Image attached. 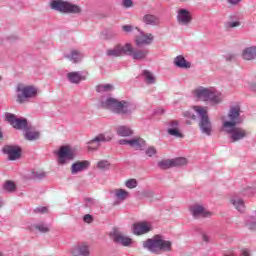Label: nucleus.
I'll return each instance as SVG.
<instances>
[{"label": "nucleus", "mask_w": 256, "mask_h": 256, "mask_svg": "<svg viewBox=\"0 0 256 256\" xmlns=\"http://www.w3.org/2000/svg\"><path fill=\"white\" fill-rule=\"evenodd\" d=\"M194 97L200 101L219 104L222 102V94L212 88L199 87L193 91Z\"/></svg>", "instance_id": "obj_3"}, {"label": "nucleus", "mask_w": 256, "mask_h": 256, "mask_svg": "<svg viewBox=\"0 0 256 256\" xmlns=\"http://www.w3.org/2000/svg\"><path fill=\"white\" fill-rule=\"evenodd\" d=\"M168 134L173 137L183 138V134H181L178 128H169Z\"/></svg>", "instance_id": "obj_35"}, {"label": "nucleus", "mask_w": 256, "mask_h": 256, "mask_svg": "<svg viewBox=\"0 0 256 256\" xmlns=\"http://www.w3.org/2000/svg\"><path fill=\"white\" fill-rule=\"evenodd\" d=\"M122 29L125 33H132L134 31V27L130 25H124Z\"/></svg>", "instance_id": "obj_42"}, {"label": "nucleus", "mask_w": 256, "mask_h": 256, "mask_svg": "<svg viewBox=\"0 0 256 256\" xmlns=\"http://www.w3.org/2000/svg\"><path fill=\"white\" fill-rule=\"evenodd\" d=\"M143 22L152 26L160 24L159 18L155 15H144Z\"/></svg>", "instance_id": "obj_25"}, {"label": "nucleus", "mask_w": 256, "mask_h": 256, "mask_svg": "<svg viewBox=\"0 0 256 256\" xmlns=\"http://www.w3.org/2000/svg\"><path fill=\"white\" fill-rule=\"evenodd\" d=\"M3 137L2 130L0 128V139Z\"/></svg>", "instance_id": "obj_52"}, {"label": "nucleus", "mask_w": 256, "mask_h": 256, "mask_svg": "<svg viewBox=\"0 0 256 256\" xmlns=\"http://www.w3.org/2000/svg\"><path fill=\"white\" fill-rule=\"evenodd\" d=\"M58 162L63 165L75 158V153L69 146H62L58 152Z\"/></svg>", "instance_id": "obj_11"}, {"label": "nucleus", "mask_w": 256, "mask_h": 256, "mask_svg": "<svg viewBox=\"0 0 256 256\" xmlns=\"http://www.w3.org/2000/svg\"><path fill=\"white\" fill-rule=\"evenodd\" d=\"M130 51H132L131 43H125V45L118 43L115 45V47L106 50V56L111 58H119L122 56H127V53Z\"/></svg>", "instance_id": "obj_8"}, {"label": "nucleus", "mask_w": 256, "mask_h": 256, "mask_svg": "<svg viewBox=\"0 0 256 256\" xmlns=\"http://www.w3.org/2000/svg\"><path fill=\"white\" fill-rule=\"evenodd\" d=\"M202 241H204L205 243H209V236H207L206 234H202Z\"/></svg>", "instance_id": "obj_48"}, {"label": "nucleus", "mask_w": 256, "mask_h": 256, "mask_svg": "<svg viewBox=\"0 0 256 256\" xmlns=\"http://www.w3.org/2000/svg\"><path fill=\"white\" fill-rule=\"evenodd\" d=\"M190 212L195 218L199 217H211L212 213L210 211H207L203 206L201 205H194L190 207Z\"/></svg>", "instance_id": "obj_17"}, {"label": "nucleus", "mask_w": 256, "mask_h": 256, "mask_svg": "<svg viewBox=\"0 0 256 256\" xmlns=\"http://www.w3.org/2000/svg\"><path fill=\"white\" fill-rule=\"evenodd\" d=\"M17 99L20 104H24L28 99L37 97L38 90L33 85L17 84L16 87Z\"/></svg>", "instance_id": "obj_4"}, {"label": "nucleus", "mask_w": 256, "mask_h": 256, "mask_svg": "<svg viewBox=\"0 0 256 256\" xmlns=\"http://www.w3.org/2000/svg\"><path fill=\"white\" fill-rule=\"evenodd\" d=\"M72 256H90V248L87 243L82 242L74 246Z\"/></svg>", "instance_id": "obj_16"}, {"label": "nucleus", "mask_w": 256, "mask_h": 256, "mask_svg": "<svg viewBox=\"0 0 256 256\" xmlns=\"http://www.w3.org/2000/svg\"><path fill=\"white\" fill-rule=\"evenodd\" d=\"M242 255H243V256H250L249 250H248V249H243V250H242Z\"/></svg>", "instance_id": "obj_50"}, {"label": "nucleus", "mask_w": 256, "mask_h": 256, "mask_svg": "<svg viewBox=\"0 0 256 256\" xmlns=\"http://www.w3.org/2000/svg\"><path fill=\"white\" fill-rule=\"evenodd\" d=\"M102 107L104 109H110L115 114L125 115L128 113L129 104L125 100L119 101L114 98H109L102 102Z\"/></svg>", "instance_id": "obj_5"}, {"label": "nucleus", "mask_w": 256, "mask_h": 256, "mask_svg": "<svg viewBox=\"0 0 256 256\" xmlns=\"http://www.w3.org/2000/svg\"><path fill=\"white\" fill-rule=\"evenodd\" d=\"M68 81L74 84L81 83V81H84L86 78L85 76H82L79 72H71L67 74Z\"/></svg>", "instance_id": "obj_23"}, {"label": "nucleus", "mask_w": 256, "mask_h": 256, "mask_svg": "<svg viewBox=\"0 0 256 256\" xmlns=\"http://www.w3.org/2000/svg\"><path fill=\"white\" fill-rule=\"evenodd\" d=\"M115 196L119 201H125L128 198L129 193L124 189H116Z\"/></svg>", "instance_id": "obj_28"}, {"label": "nucleus", "mask_w": 256, "mask_h": 256, "mask_svg": "<svg viewBox=\"0 0 256 256\" xmlns=\"http://www.w3.org/2000/svg\"><path fill=\"white\" fill-rule=\"evenodd\" d=\"M119 144L120 145H130V147H134L136 150H140L146 146V141L143 140L142 138H134L131 140L120 139Z\"/></svg>", "instance_id": "obj_15"}, {"label": "nucleus", "mask_w": 256, "mask_h": 256, "mask_svg": "<svg viewBox=\"0 0 256 256\" xmlns=\"http://www.w3.org/2000/svg\"><path fill=\"white\" fill-rule=\"evenodd\" d=\"M231 204L236 208L237 211L239 212H244L245 210V205L242 199L239 198H232L230 200Z\"/></svg>", "instance_id": "obj_26"}, {"label": "nucleus", "mask_w": 256, "mask_h": 256, "mask_svg": "<svg viewBox=\"0 0 256 256\" xmlns=\"http://www.w3.org/2000/svg\"><path fill=\"white\" fill-rule=\"evenodd\" d=\"M249 228H250V230H252V231H256V223L250 224Z\"/></svg>", "instance_id": "obj_51"}, {"label": "nucleus", "mask_w": 256, "mask_h": 256, "mask_svg": "<svg viewBox=\"0 0 256 256\" xmlns=\"http://www.w3.org/2000/svg\"><path fill=\"white\" fill-rule=\"evenodd\" d=\"M241 26V22L240 21H233L228 23V27L231 29L237 28Z\"/></svg>", "instance_id": "obj_41"}, {"label": "nucleus", "mask_w": 256, "mask_h": 256, "mask_svg": "<svg viewBox=\"0 0 256 256\" xmlns=\"http://www.w3.org/2000/svg\"><path fill=\"white\" fill-rule=\"evenodd\" d=\"M50 8L60 13L78 14L82 12V8L77 4H71L62 0H54L50 3Z\"/></svg>", "instance_id": "obj_7"}, {"label": "nucleus", "mask_w": 256, "mask_h": 256, "mask_svg": "<svg viewBox=\"0 0 256 256\" xmlns=\"http://www.w3.org/2000/svg\"><path fill=\"white\" fill-rule=\"evenodd\" d=\"M179 125L178 121L173 120L172 122H170V127H172V129H177Z\"/></svg>", "instance_id": "obj_47"}, {"label": "nucleus", "mask_w": 256, "mask_h": 256, "mask_svg": "<svg viewBox=\"0 0 256 256\" xmlns=\"http://www.w3.org/2000/svg\"><path fill=\"white\" fill-rule=\"evenodd\" d=\"M225 256H234V255H225Z\"/></svg>", "instance_id": "obj_55"}, {"label": "nucleus", "mask_w": 256, "mask_h": 256, "mask_svg": "<svg viewBox=\"0 0 256 256\" xmlns=\"http://www.w3.org/2000/svg\"><path fill=\"white\" fill-rule=\"evenodd\" d=\"M149 54L148 49H135L133 45H131V51L127 52L126 56H131L132 59L136 61H143L146 59Z\"/></svg>", "instance_id": "obj_14"}, {"label": "nucleus", "mask_w": 256, "mask_h": 256, "mask_svg": "<svg viewBox=\"0 0 256 256\" xmlns=\"http://www.w3.org/2000/svg\"><path fill=\"white\" fill-rule=\"evenodd\" d=\"M145 154H147L148 157H153L157 154V149L151 146L145 151Z\"/></svg>", "instance_id": "obj_40"}, {"label": "nucleus", "mask_w": 256, "mask_h": 256, "mask_svg": "<svg viewBox=\"0 0 256 256\" xmlns=\"http://www.w3.org/2000/svg\"><path fill=\"white\" fill-rule=\"evenodd\" d=\"M90 166L88 160L77 161L71 166V174L75 175L87 170Z\"/></svg>", "instance_id": "obj_20"}, {"label": "nucleus", "mask_w": 256, "mask_h": 256, "mask_svg": "<svg viewBox=\"0 0 256 256\" xmlns=\"http://www.w3.org/2000/svg\"><path fill=\"white\" fill-rule=\"evenodd\" d=\"M35 228L40 231V233H48L50 231L49 227L44 224L36 225Z\"/></svg>", "instance_id": "obj_39"}, {"label": "nucleus", "mask_w": 256, "mask_h": 256, "mask_svg": "<svg viewBox=\"0 0 256 256\" xmlns=\"http://www.w3.org/2000/svg\"><path fill=\"white\" fill-rule=\"evenodd\" d=\"M183 116H185L186 118H190L193 121H196V115L192 114L191 112H185L183 113Z\"/></svg>", "instance_id": "obj_44"}, {"label": "nucleus", "mask_w": 256, "mask_h": 256, "mask_svg": "<svg viewBox=\"0 0 256 256\" xmlns=\"http://www.w3.org/2000/svg\"><path fill=\"white\" fill-rule=\"evenodd\" d=\"M4 190L8 192H13L15 190V184L12 181H7L4 184Z\"/></svg>", "instance_id": "obj_37"}, {"label": "nucleus", "mask_w": 256, "mask_h": 256, "mask_svg": "<svg viewBox=\"0 0 256 256\" xmlns=\"http://www.w3.org/2000/svg\"><path fill=\"white\" fill-rule=\"evenodd\" d=\"M187 124H188V125H191V123H190V122H187Z\"/></svg>", "instance_id": "obj_54"}, {"label": "nucleus", "mask_w": 256, "mask_h": 256, "mask_svg": "<svg viewBox=\"0 0 256 256\" xmlns=\"http://www.w3.org/2000/svg\"><path fill=\"white\" fill-rule=\"evenodd\" d=\"M124 8H131L133 6V1L132 0H123L122 2Z\"/></svg>", "instance_id": "obj_43"}, {"label": "nucleus", "mask_w": 256, "mask_h": 256, "mask_svg": "<svg viewBox=\"0 0 256 256\" xmlns=\"http://www.w3.org/2000/svg\"><path fill=\"white\" fill-rule=\"evenodd\" d=\"M193 109L201 117L199 122L201 132L207 136H211L212 124L209 116H207V108L203 106H193Z\"/></svg>", "instance_id": "obj_6"}, {"label": "nucleus", "mask_w": 256, "mask_h": 256, "mask_svg": "<svg viewBox=\"0 0 256 256\" xmlns=\"http://www.w3.org/2000/svg\"><path fill=\"white\" fill-rule=\"evenodd\" d=\"M144 249H147L152 254L160 255L162 252H170L172 249V242L165 240L161 235H155L154 237L142 242Z\"/></svg>", "instance_id": "obj_2"}, {"label": "nucleus", "mask_w": 256, "mask_h": 256, "mask_svg": "<svg viewBox=\"0 0 256 256\" xmlns=\"http://www.w3.org/2000/svg\"><path fill=\"white\" fill-rule=\"evenodd\" d=\"M0 207H2V202H1V200H0Z\"/></svg>", "instance_id": "obj_53"}, {"label": "nucleus", "mask_w": 256, "mask_h": 256, "mask_svg": "<svg viewBox=\"0 0 256 256\" xmlns=\"http://www.w3.org/2000/svg\"><path fill=\"white\" fill-rule=\"evenodd\" d=\"M125 186L128 189H135L137 186V181L135 179H129L128 181L125 182Z\"/></svg>", "instance_id": "obj_38"}, {"label": "nucleus", "mask_w": 256, "mask_h": 256, "mask_svg": "<svg viewBox=\"0 0 256 256\" xmlns=\"http://www.w3.org/2000/svg\"><path fill=\"white\" fill-rule=\"evenodd\" d=\"M241 2V0H228V3H231L232 5H237Z\"/></svg>", "instance_id": "obj_49"}, {"label": "nucleus", "mask_w": 256, "mask_h": 256, "mask_svg": "<svg viewBox=\"0 0 256 256\" xmlns=\"http://www.w3.org/2000/svg\"><path fill=\"white\" fill-rule=\"evenodd\" d=\"M173 168L181 167L187 164V160L185 158H176L172 160Z\"/></svg>", "instance_id": "obj_34"}, {"label": "nucleus", "mask_w": 256, "mask_h": 256, "mask_svg": "<svg viewBox=\"0 0 256 256\" xmlns=\"http://www.w3.org/2000/svg\"><path fill=\"white\" fill-rule=\"evenodd\" d=\"M113 241H115V243L123 245L124 247H129L133 243L131 237H128L120 232H116L115 234H113Z\"/></svg>", "instance_id": "obj_18"}, {"label": "nucleus", "mask_w": 256, "mask_h": 256, "mask_svg": "<svg viewBox=\"0 0 256 256\" xmlns=\"http://www.w3.org/2000/svg\"><path fill=\"white\" fill-rule=\"evenodd\" d=\"M34 211H35L36 213H42V214H44V213L47 212V208H46V207H39V208H36Z\"/></svg>", "instance_id": "obj_46"}, {"label": "nucleus", "mask_w": 256, "mask_h": 256, "mask_svg": "<svg viewBox=\"0 0 256 256\" xmlns=\"http://www.w3.org/2000/svg\"><path fill=\"white\" fill-rule=\"evenodd\" d=\"M92 221H93V218H92V216L90 214H86L84 216V222L85 223H92Z\"/></svg>", "instance_id": "obj_45"}, {"label": "nucleus", "mask_w": 256, "mask_h": 256, "mask_svg": "<svg viewBox=\"0 0 256 256\" xmlns=\"http://www.w3.org/2000/svg\"><path fill=\"white\" fill-rule=\"evenodd\" d=\"M2 80V77L0 76V81Z\"/></svg>", "instance_id": "obj_56"}, {"label": "nucleus", "mask_w": 256, "mask_h": 256, "mask_svg": "<svg viewBox=\"0 0 256 256\" xmlns=\"http://www.w3.org/2000/svg\"><path fill=\"white\" fill-rule=\"evenodd\" d=\"M21 148L18 146L7 145L3 148V153L8 155L10 161H17L21 158Z\"/></svg>", "instance_id": "obj_12"}, {"label": "nucleus", "mask_w": 256, "mask_h": 256, "mask_svg": "<svg viewBox=\"0 0 256 256\" xmlns=\"http://www.w3.org/2000/svg\"><path fill=\"white\" fill-rule=\"evenodd\" d=\"M113 90V85L111 84H102L97 86V92L102 93V92H108Z\"/></svg>", "instance_id": "obj_33"}, {"label": "nucleus", "mask_w": 256, "mask_h": 256, "mask_svg": "<svg viewBox=\"0 0 256 256\" xmlns=\"http://www.w3.org/2000/svg\"><path fill=\"white\" fill-rule=\"evenodd\" d=\"M5 120H7L12 127L16 130H25L27 128V120L19 119L15 115L11 113H7L5 115Z\"/></svg>", "instance_id": "obj_10"}, {"label": "nucleus", "mask_w": 256, "mask_h": 256, "mask_svg": "<svg viewBox=\"0 0 256 256\" xmlns=\"http://www.w3.org/2000/svg\"><path fill=\"white\" fill-rule=\"evenodd\" d=\"M111 139H113V136L99 134L94 137L90 142H88L87 149L88 151H96L98 148H100L102 142H108Z\"/></svg>", "instance_id": "obj_9"}, {"label": "nucleus", "mask_w": 256, "mask_h": 256, "mask_svg": "<svg viewBox=\"0 0 256 256\" xmlns=\"http://www.w3.org/2000/svg\"><path fill=\"white\" fill-rule=\"evenodd\" d=\"M66 58L70 59L73 63H77L78 61H81L82 55L76 50H72L70 55H67Z\"/></svg>", "instance_id": "obj_29"}, {"label": "nucleus", "mask_w": 256, "mask_h": 256, "mask_svg": "<svg viewBox=\"0 0 256 256\" xmlns=\"http://www.w3.org/2000/svg\"><path fill=\"white\" fill-rule=\"evenodd\" d=\"M242 57L245 61H253L256 59V47H247L243 50Z\"/></svg>", "instance_id": "obj_22"}, {"label": "nucleus", "mask_w": 256, "mask_h": 256, "mask_svg": "<svg viewBox=\"0 0 256 256\" xmlns=\"http://www.w3.org/2000/svg\"><path fill=\"white\" fill-rule=\"evenodd\" d=\"M174 64L176 67L183 69H189L191 67V63L187 62L186 59L181 55L174 59Z\"/></svg>", "instance_id": "obj_24"}, {"label": "nucleus", "mask_w": 256, "mask_h": 256, "mask_svg": "<svg viewBox=\"0 0 256 256\" xmlns=\"http://www.w3.org/2000/svg\"><path fill=\"white\" fill-rule=\"evenodd\" d=\"M154 36L151 33H141L140 36H136L135 43L137 46L151 45L153 43Z\"/></svg>", "instance_id": "obj_19"}, {"label": "nucleus", "mask_w": 256, "mask_h": 256, "mask_svg": "<svg viewBox=\"0 0 256 256\" xmlns=\"http://www.w3.org/2000/svg\"><path fill=\"white\" fill-rule=\"evenodd\" d=\"M97 167H98V169H100V170H107V169H109V167H110V163H109L107 160H100V161L97 163Z\"/></svg>", "instance_id": "obj_36"}, {"label": "nucleus", "mask_w": 256, "mask_h": 256, "mask_svg": "<svg viewBox=\"0 0 256 256\" xmlns=\"http://www.w3.org/2000/svg\"><path fill=\"white\" fill-rule=\"evenodd\" d=\"M143 76H144V80L145 82H147L148 84H154L156 79L154 77V75L152 74V72L148 71V70H144L143 71Z\"/></svg>", "instance_id": "obj_30"}, {"label": "nucleus", "mask_w": 256, "mask_h": 256, "mask_svg": "<svg viewBox=\"0 0 256 256\" xmlns=\"http://www.w3.org/2000/svg\"><path fill=\"white\" fill-rule=\"evenodd\" d=\"M40 137V132L37 131H27L26 132V139L28 141L37 140Z\"/></svg>", "instance_id": "obj_32"}, {"label": "nucleus", "mask_w": 256, "mask_h": 256, "mask_svg": "<svg viewBox=\"0 0 256 256\" xmlns=\"http://www.w3.org/2000/svg\"><path fill=\"white\" fill-rule=\"evenodd\" d=\"M158 167H160V169H163V170L174 168L173 161L161 160L160 162H158Z\"/></svg>", "instance_id": "obj_31"}, {"label": "nucleus", "mask_w": 256, "mask_h": 256, "mask_svg": "<svg viewBox=\"0 0 256 256\" xmlns=\"http://www.w3.org/2000/svg\"><path fill=\"white\" fill-rule=\"evenodd\" d=\"M117 134L120 137H129L133 134L132 129L127 128L126 126H120L117 128Z\"/></svg>", "instance_id": "obj_27"}, {"label": "nucleus", "mask_w": 256, "mask_h": 256, "mask_svg": "<svg viewBox=\"0 0 256 256\" xmlns=\"http://www.w3.org/2000/svg\"><path fill=\"white\" fill-rule=\"evenodd\" d=\"M152 231V225L148 222L132 224V232L137 235H143Z\"/></svg>", "instance_id": "obj_13"}, {"label": "nucleus", "mask_w": 256, "mask_h": 256, "mask_svg": "<svg viewBox=\"0 0 256 256\" xmlns=\"http://www.w3.org/2000/svg\"><path fill=\"white\" fill-rule=\"evenodd\" d=\"M240 113V106H232L227 116H221V132L228 135L232 143L241 141L249 135L247 130L237 127V125L242 124Z\"/></svg>", "instance_id": "obj_1"}, {"label": "nucleus", "mask_w": 256, "mask_h": 256, "mask_svg": "<svg viewBox=\"0 0 256 256\" xmlns=\"http://www.w3.org/2000/svg\"><path fill=\"white\" fill-rule=\"evenodd\" d=\"M192 20L191 14L187 10H179L178 22L182 25L190 24Z\"/></svg>", "instance_id": "obj_21"}]
</instances>
